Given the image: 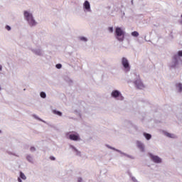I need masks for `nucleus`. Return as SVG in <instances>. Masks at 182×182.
<instances>
[{"mask_svg": "<svg viewBox=\"0 0 182 182\" xmlns=\"http://www.w3.org/2000/svg\"><path fill=\"white\" fill-rule=\"evenodd\" d=\"M33 47L29 48L31 52L36 56H39L40 58L45 56V51L42 48V43L41 41H33Z\"/></svg>", "mask_w": 182, "mask_h": 182, "instance_id": "f257e3e1", "label": "nucleus"}, {"mask_svg": "<svg viewBox=\"0 0 182 182\" xmlns=\"http://www.w3.org/2000/svg\"><path fill=\"white\" fill-rule=\"evenodd\" d=\"M23 18L25 21L28 23L29 26H36L38 22L33 17V13L31 10H25L23 12Z\"/></svg>", "mask_w": 182, "mask_h": 182, "instance_id": "f03ea898", "label": "nucleus"}, {"mask_svg": "<svg viewBox=\"0 0 182 182\" xmlns=\"http://www.w3.org/2000/svg\"><path fill=\"white\" fill-rule=\"evenodd\" d=\"M114 33L117 41H118L119 42H123V41H124L126 31L124 27H120V26L114 27Z\"/></svg>", "mask_w": 182, "mask_h": 182, "instance_id": "7ed1b4c3", "label": "nucleus"}, {"mask_svg": "<svg viewBox=\"0 0 182 182\" xmlns=\"http://www.w3.org/2000/svg\"><path fill=\"white\" fill-rule=\"evenodd\" d=\"M67 139L72 140L73 141H80V135L76 132H70L66 134Z\"/></svg>", "mask_w": 182, "mask_h": 182, "instance_id": "20e7f679", "label": "nucleus"}, {"mask_svg": "<svg viewBox=\"0 0 182 182\" xmlns=\"http://www.w3.org/2000/svg\"><path fill=\"white\" fill-rule=\"evenodd\" d=\"M182 65V61H180V58L177 55H174L173 60L169 63V67L172 69H177Z\"/></svg>", "mask_w": 182, "mask_h": 182, "instance_id": "39448f33", "label": "nucleus"}, {"mask_svg": "<svg viewBox=\"0 0 182 182\" xmlns=\"http://www.w3.org/2000/svg\"><path fill=\"white\" fill-rule=\"evenodd\" d=\"M110 96L112 99H116L117 100H124V97L119 90H113L110 93Z\"/></svg>", "mask_w": 182, "mask_h": 182, "instance_id": "423d86ee", "label": "nucleus"}, {"mask_svg": "<svg viewBox=\"0 0 182 182\" xmlns=\"http://www.w3.org/2000/svg\"><path fill=\"white\" fill-rule=\"evenodd\" d=\"M121 65L124 70V72H130L131 66L130 62L126 57H123L121 59Z\"/></svg>", "mask_w": 182, "mask_h": 182, "instance_id": "0eeeda50", "label": "nucleus"}, {"mask_svg": "<svg viewBox=\"0 0 182 182\" xmlns=\"http://www.w3.org/2000/svg\"><path fill=\"white\" fill-rule=\"evenodd\" d=\"M82 11L84 14H92V6L90 1L85 0L82 3Z\"/></svg>", "mask_w": 182, "mask_h": 182, "instance_id": "6e6552de", "label": "nucleus"}, {"mask_svg": "<svg viewBox=\"0 0 182 182\" xmlns=\"http://www.w3.org/2000/svg\"><path fill=\"white\" fill-rule=\"evenodd\" d=\"M134 84L135 85L136 87H137V89H139L141 90H143V89H146V85L143 83V81H141V79H140L139 77L136 78L134 81Z\"/></svg>", "mask_w": 182, "mask_h": 182, "instance_id": "1a4fd4ad", "label": "nucleus"}, {"mask_svg": "<svg viewBox=\"0 0 182 182\" xmlns=\"http://www.w3.org/2000/svg\"><path fill=\"white\" fill-rule=\"evenodd\" d=\"M149 157H150L151 160L152 161H154V163L160 164L162 161L161 158H160L157 155H154L153 154H149Z\"/></svg>", "mask_w": 182, "mask_h": 182, "instance_id": "9d476101", "label": "nucleus"}, {"mask_svg": "<svg viewBox=\"0 0 182 182\" xmlns=\"http://www.w3.org/2000/svg\"><path fill=\"white\" fill-rule=\"evenodd\" d=\"M69 148L70 150L72 151L74 154H75V156H82V153L80 152V151H79V149H77V148H76L75 146L70 145Z\"/></svg>", "mask_w": 182, "mask_h": 182, "instance_id": "9b49d317", "label": "nucleus"}, {"mask_svg": "<svg viewBox=\"0 0 182 182\" xmlns=\"http://www.w3.org/2000/svg\"><path fill=\"white\" fill-rule=\"evenodd\" d=\"M136 147L139 148L140 151L144 152L146 151L144 144L140 141H136Z\"/></svg>", "mask_w": 182, "mask_h": 182, "instance_id": "f8f14e48", "label": "nucleus"}, {"mask_svg": "<svg viewBox=\"0 0 182 182\" xmlns=\"http://www.w3.org/2000/svg\"><path fill=\"white\" fill-rule=\"evenodd\" d=\"M162 133L164 136H166V137H168L169 139H177L176 134L167 132V131H163Z\"/></svg>", "mask_w": 182, "mask_h": 182, "instance_id": "ddd939ff", "label": "nucleus"}, {"mask_svg": "<svg viewBox=\"0 0 182 182\" xmlns=\"http://www.w3.org/2000/svg\"><path fill=\"white\" fill-rule=\"evenodd\" d=\"M106 147H107V149H110V150H114V151H117L118 153H120V154H122V156H127L126 154L123 153L122 151L119 150V149H116V148L111 146L110 145H105Z\"/></svg>", "mask_w": 182, "mask_h": 182, "instance_id": "4468645a", "label": "nucleus"}, {"mask_svg": "<svg viewBox=\"0 0 182 182\" xmlns=\"http://www.w3.org/2000/svg\"><path fill=\"white\" fill-rule=\"evenodd\" d=\"M77 39L80 42H83L84 43L89 42V38L85 36H80Z\"/></svg>", "mask_w": 182, "mask_h": 182, "instance_id": "2eb2a0df", "label": "nucleus"}, {"mask_svg": "<svg viewBox=\"0 0 182 182\" xmlns=\"http://www.w3.org/2000/svg\"><path fill=\"white\" fill-rule=\"evenodd\" d=\"M22 180H26V176L23 172H20L19 177L17 178L18 182H22Z\"/></svg>", "mask_w": 182, "mask_h": 182, "instance_id": "dca6fc26", "label": "nucleus"}, {"mask_svg": "<svg viewBox=\"0 0 182 182\" xmlns=\"http://www.w3.org/2000/svg\"><path fill=\"white\" fill-rule=\"evenodd\" d=\"M143 136H144V137H145V139L146 140H150L151 139V134H147L146 132H144Z\"/></svg>", "mask_w": 182, "mask_h": 182, "instance_id": "f3484780", "label": "nucleus"}, {"mask_svg": "<svg viewBox=\"0 0 182 182\" xmlns=\"http://www.w3.org/2000/svg\"><path fill=\"white\" fill-rule=\"evenodd\" d=\"M140 34L137 31H133L131 33V36H133V38H139V36Z\"/></svg>", "mask_w": 182, "mask_h": 182, "instance_id": "a211bd4d", "label": "nucleus"}, {"mask_svg": "<svg viewBox=\"0 0 182 182\" xmlns=\"http://www.w3.org/2000/svg\"><path fill=\"white\" fill-rule=\"evenodd\" d=\"M52 112H53V114H56L57 116H60V117H61V116L63 114L62 112H60V111H58L56 109H54Z\"/></svg>", "mask_w": 182, "mask_h": 182, "instance_id": "6ab92c4d", "label": "nucleus"}, {"mask_svg": "<svg viewBox=\"0 0 182 182\" xmlns=\"http://www.w3.org/2000/svg\"><path fill=\"white\" fill-rule=\"evenodd\" d=\"M26 160H28L29 163H33V157L31 155L26 156Z\"/></svg>", "mask_w": 182, "mask_h": 182, "instance_id": "aec40b11", "label": "nucleus"}, {"mask_svg": "<svg viewBox=\"0 0 182 182\" xmlns=\"http://www.w3.org/2000/svg\"><path fill=\"white\" fill-rule=\"evenodd\" d=\"M176 89H177V90H178V92L182 91V85H181V83L176 84Z\"/></svg>", "mask_w": 182, "mask_h": 182, "instance_id": "412c9836", "label": "nucleus"}, {"mask_svg": "<svg viewBox=\"0 0 182 182\" xmlns=\"http://www.w3.org/2000/svg\"><path fill=\"white\" fill-rule=\"evenodd\" d=\"M40 96L42 99H46V93L45 92H41L40 93Z\"/></svg>", "mask_w": 182, "mask_h": 182, "instance_id": "4be33fe9", "label": "nucleus"}, {"mask_svg": "<svg viewBox=\"0 0 182 182\" xmlns=\"http://www.w3.org/2000/svg\"><path fill=\"white\" fill-rule=\"evenodd\" d=\"M107 31L109 33H113L114 28H113V27H108Z\"/></svg>", "mask_w": 182, "mask_h": 182, "instance_id": "5701e85b", "label": "nucleus"}, {"mask_svg": "<svg viewBox=\"0 0 182 182\" xmlns=\"http://www.w3.org/2000/svg\"><path fill=\"white\" fill-rule=\"evenodd\" d=\"M175 56H178V58H182V50L178 51L177 55H175Z\"/></svg>", "mask_w": 182, "mask_h": 182, "instance_id": "b1692460", "label": "nucleus"}, {"mask_svg": "<svg viewBox=\"0 0 182 182\" xmlns=\"http://www.w3.org/2000/svg\"><path fill=\"white\" fill-rule=\"evenodd\" d=\"M80 109H75V113H76V114H78V116H80Z\"/></svg>", "mask_w": 182, "mask_h": 182, "instance_id": "393cba45", "label": "nucleus"}, {"mask_svg": "<svg viewBox=\"0 0 182 182\" xmlns=\"http://www.w3.org/2000/svg\"><path fill=\"white\" fill-rule=\"evenodd\" d=\"M55 68H56L57 69H62V64H57V65H55Z\"/></svg>", "mask_w": 182, "mask_h": 182, "instance_id": "a878e982", "label": "nucleus"}, {"mask_svg": "<svg viewBox=\"0 0 182 182\" xmlns=\"http://www.w3.org/2000/svg\"><path fill=\"white\" fill-rule=\"evenodd\" d=\"M77 182H83V179L81 177H78L77 179Z\"/></svg>", "mask_w": 182, "mask_h": 182, "instance_id": "bb28decb", "label": "nucleus"}, {"mask_svg": "<svg viewBox=\"0 0 182 182\" xmlns=\"http://www.w3.org/2000/svg\"><path fill=\"white\" fill-rule=\"evenodd\" d=\"M6 29L7 30V31H11V26H6Z\"/></svg>", "mask_w": 182, "mask_h": 182, "instance_id": "cd10ccee", "label": "nucleus"}, {"mask_svg": "<svg viewBox=\"0 0 182 182\" xmlns=\"http://www.w3.org/2000/svg\"><path fill=\"white\" fill-rule=\"evenodd\" d=\"M34 119H36L37 120H41L42 121V119H41L40 118H38V117L37 115H33Z\"/></svg>", "mask_w": 182, "mask_h": 182, "instance_id": "c85d7f7f", "label": "nucleus"}, {"mask_svg": "<svg viewBox=\"0 0 182 182\" xmlns=\"http://www.w3.org/2000/svg\"><path fill=\"white\" fill-rule=\"evenodd\" d=\"M31 151H35L36 149L35 147L32 146L31 149H30Z\"/></svg>", "mask_w": 182, "mask_h": 182, "instance_id": "c756f323", "label": "nucleus"}, {"mask_svg": "<svg viewBox=\"0 0 182 182\" xmlns=\"http://www.w3.org/2000/svg\"><path fill=\"white\" fill-rule=\"evenodd\" d=\"M2 65H0V72H2Z\"/></svg>", "mask_w": 182, "mask_h": 182, "instance_id": "7c9ffc66", "label": "nucleus"}, {"mask_svg": "<svg viewBox=\"0 0 182 182\" xmlns=\"http://www.w3.org/2000/svg\"><path fill=\"white\" fill-rule=\"evenodd\" d=\"M1 90H2V86H1L0 85V92H1Z\"/></svg>", "mask_w": 182, "mask_h": 182, "instance_id": "2f4dec72", "label": "nucleus"}, {"mask_svg": "<svg viewBox=\"0 0 182 182\" xmlns=\"http://www.w3.org/2000/svg\"><path fill=\"white\" fill-rule=\"evenodd\" d=\"M0 133H2V131L0 129Z\"/></svg>", "mask_w": 182, "mask_h": 182, "instance_id": "473e14b6", "label": "nucleus"}, {"mask_svg": "<svg viewBox=\"0 0 182 182\" xmlns=\"http://www.w3.org/2000/svg\"><path fill=\"white\" fill-rule=\"evenodd\" d=\"M53 160H55V158H52Z\"/></svg>", "mask_w": 182, "mask_h": 182, "instance_id": "72a5a7b5", "label": "nucleus"}, {"mask_svg": "<svg viewBox=\"0 0 182 182\" xmlns=\"http://www.w3.org/2000/svg\"><path fill=\"white\" fill-rule=\"evenodd\" d=\"M53 160H55V158H52Z\"/></svg>", "mask_w": 182, "mask_h": 182, "instance_id": "f704fd0d", "label": "nucleus"}]
</instances>
